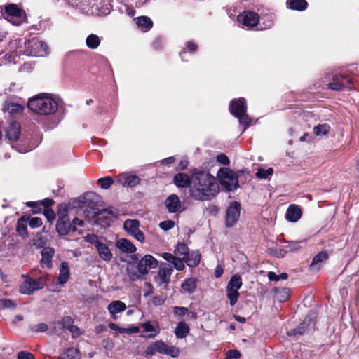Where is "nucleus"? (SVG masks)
Listing matches in <instances>:
<instances>
[{"mask_svg": "<svg viewBox=\"0 0 359 359\" xmlns=\"http://www.w3.org/2000/svg\"><path fill=\"white\" fill-rule=\"evenodd\" d=\"M216 178L210 172L201 171L192 175V183L189 189L190 196L196 201L211 200L219 192Z\"/></svg>", "mask_w": 359, "mask_h": 359, "instance_id": "f257e3e1", "label": "nucleus"}, {"mask_svg": "<svg viewBox=\"0 0 359 359\" xmlns=\"http://www.w3.org/2000/svg\"><path fill=\"white\" fill-rule=\"evenodd\" d=\"M28 108L38 115H52L58 109L57 102L50 95L39 93L29 99Z\"/></svg>", "mask_w": 359, "mask_h": 359, "instance_id": "f03ea898", "label": "nucleus"}, {"mask_svg": "<svg viewBox=\"0 0 359 359\" xmlns=\"http://www.w3.org/2000/svg\"><path fill=\"white\" fill-rule=\"evenodd\" d=\"M86 217L89 222L100 226L101 227L109 226L116 217V210L114 208H106L102 210L86 209L84 212Z\"/></svg>", "mask_w": 359, "mask_h": 359, "instance_id": "7ed1b4c3", "label": "nucleus"}, {"mask_svg": "<svg viewBox=\"0 0 359 359\" xmlns=\"http://www.w3.org/2000/svg\"><path fill=\"white\" fill-rule=\"evenodd\" d=\"M18 53L27 56L43 57L50 53V49L45 41L32 39L20 45Z\"/></svg>", "mask_w": 359, "mask_h": 359, "instance_id": "20e7f679", "label": "nucleus"}, {"mask_svg": "<svg viewBox=\"0 0 359 359\" xmlns=\"http://www.w3.org/2000/svg\"><path fill=\"white\" fill-rule=\"evenodd\" d=\"M229 110L233 116L238 118L240 123L245 126L243 130L250 125L252 118L246 114L247 106L244 98L233 100Z\"/></svg>", "mask_w": 359, "mask_h": 359, "instance_id": "39448f33", "label": "nucleus"}, {"mask_svg": "<svg viewBox=\"0 0 359 359\" xmlns=\"http://www.w3.org/2000/svg\"><path fill=\"white\" fill-rule=\"evenodd\" d=\"M157 353L176 358L180 355V350L176 346H168L162 341H156L148 346L145 351L148 355H154Z\"/></svg>", "mask_w": 359, "mask_h": 359, "instance_id": "423d86ee", "label": "nucleus"}, {"mask_svg": "<svg viewBox=\"0 0 359 359\" xmlns=\"http://www.w3.org/2000/svg\"><path fill=\"white\" fill-rule=\"evenodd\" d=\"M221 184L228 191H233L238 187L237 175L229 168H220L217 172Z\"/></svg>", "mask_w": 359, "mask_h": 359, "instance_id": "0eeeda50", "label": "nucleus"}, {"mask_svg": "<svg viewBox=\"0 0 359 359\" xmlns=\"http://www.w3.org/2000/svg\"><path fill=\"white\" fill-rule=\"evenodd\" d=\"M4 17L14 25H19L26 20L25 11L14 4L5 6Z\"/></svg>", "mask_w": 359, "mask_h": 359, "instance_id": "6e6552de", "label": "nucleus"}, {"mask_svg": "<svg viewBox=\"0 0 359 359\" xmlns=\"http://www.w3.org/2000/svg\"><path fill=\"white\" fill-rule=\"evenodd\" d=\"M242 278L240 275H233L226 286L227 297L229 299L231 306H234L240 295L238 290L242 286Z\"/></svg>", "mask_w": 359, "mask_h": 359, "instance_id": "1a4fd4ad", "label": "nucleus"}, {"mask_svg": "<svg viewBox=\"0 0 359 359\" xmlns=\"http://www.w3.org/2000/svg\"><path fill=\"white\" fill-rule=\"evenodd\" d=\"M125 231L140 243H144L145 237L140 229V222L137 219H128L123 223Z\"/></svg>", "mask_w": 359, "mask_h": 359, "instance_id": "9d476101", "label": "nucleus"}, {"mask_svg": "<svg viewBox=\"0 0 359 359\" xmlns=\"http://www.w3.org/2000/svg\"><path fill=\"white\" fill-rule=\"evenodd\" d=\"M240 203L234 201L228 206L226 212L225 224L227 227H232L236 224L240 217Z\"/></svg>", "mask_w": 359, "mask_h": 359, "instance_id": "9b49d317", "label": "nucleus"}, {"mask_svg": "<svg viewBox=\"0 0 359 359\" xmlns=\"http://www.w3.org/2000/svg\"><path fill=\"white\" fill-rule=\"evenodd\" d=\"M315 318V314L313 312L309 313L303 322L297 328L289 330L287 334L289 336L304 334L309 328L313 327Z\"/></svg>", "mask_w": 359, "mask_h": 359, "instance_id": "f8f14e48", "label": "nucleus"}, {"mask_svg": "<svg viewBox=\"0 0 359 359\" xmlns=\"http://www.w3.org/2000/svg\"><path fill=\"white\" fill-rule=\"evenodd\" d=\"M238 21L240 24H242L243 27L251 29L259 24V17L255 12L246 11L238 16Z\"/></svg>", "mask_w": 359, "mask_h": 359, "instance_id": "ddd939ff", "label": "nucleus"}, {"mask_svg": "<svg viewBox=\"0 0 359 359\" xmlns=\"http://www.w3.org/2000/svg\"><path fill=\"white\" fill-rule=\"evenodd\" d=\"M43 287L42 279L27 278L19 287V291L23 294H30L36 290Z\"/></svg>", "mask_w": 359, "mask_h": 359, "instance_id": "4468645a", "label": "nucleus"}, {"mask_svg": "<svg viewBox=\"0 0 359 359\" xmlns=\"http://www.w3.org/2000/svg\"><path fill=\"white\" fill-rule=\"evenodd\" d=\"M172 272L173 269L170 264L162 263L160 265L158 275L156 278V282L160 286H163V287L165 288L170 283V276Z\"/></svg>", "mask_w": 359, "mask_h": 359, "instance_id": "2eb2a0df", "label": "nucleus"}, {"mask_svg": "<svg viewBox=\"0 0 359 359\" xmlns=\"http://www.w3.org/2000/svg\"><path fill=\"white\" fill-rule=\"evenodd\" d=\"M158 265V261L151 255H147L144 256L138 263V271L142 274H147L151 269H154Z\"/></svg>", "mask_w": 359, "mask_h": 359, "instance_id": "dca6fc26", "label": "nucleus"}, {"mask_svg": "<svg viewBox=\"0 0 359 359\" xmlns=\"http://www.w3.org/2000/svg\"><path fill=\"white\" fill-rule=\"evenodd\" d=\"M117 181L125 187H133L137 185L140 180L135 174L124 172L118 176Z\"/></svg>", "mask_w": 359, "mask_h": 359, "instance_id": "f3484780", "label": "nucleus"}, {"mask_svg": "<svg viewBox=\"0 0 359 359\" xmlns=\"http://www.w3.org/2000/svg\"><path fill=\"white\" fill-rule=\"evenodd\" d=\"M351 79L346 76L334 75L332 77V82L328 84V88L334 90H341L346 87V83H350Z\"/></svg>", "mask_w": 359, "mask_h": 359, "instance_id": "a211bd4d", "label": "nucleus"}, {"mask_svg": "<svg viewBox=\"0 0 359 359\" xmlns=\"http://www.w3.org/2000/svg\"><path fill=\"white\" fill-rule=\"evenodd\" d=\"M41 253V266L42 268L51 269L53 266L52 259L55 253V250L51 247H46L42 249Z\"/></svg>", "mask_w": 359, "mask_h": 359, "instance_id": "6ab92c4d", "label": "nucleus"}, {"mask_svg": "<svg viewBox=\"0 0 359 359\" xmlns=\"http://www.w3.org/2000/svg\"><path fill=\"white\" fill-rule=\"evenodd\" d=\"M126 309V305L120 300H114L110 302L107 306V310L114 320H117V314L122 313Z\"/></svg>", "mask_w": 359, "mask_h": 359, "instance_id": "aec40b11", "label": "nucleus"}, {"mask_svg": "<svg viewBox=\"0 0 359 359\" xmlns=\"http://www.w3.org/2000/svg\"><path fill=\"white\" fill-rule=\"evenodd\" d=\"M70 278V269L67 262L63 261L59 266V274L57 278V284L65 285Z\"/></svg>", "mask_w": 359, "mask_h": 359, "instance_id": "412c9836", "label": "nucleus"}, {"mask_svg": "<svg viewBox=\"0 0 359 359\" xmlns=\"http://www.w3.org/2000/svg\"><path fill=\"white\" fill-rule=\"evenodd\" d=\"M165 205L170 213H175L181 209L182 203L176 194H171L165 201Z\"/></svg>", "mask_w": 359, "mask_h": 359, "instance_id": "4be33fe9", "label": "nucleus"}, {"mask_svg": "<svg viewBox=\"0 0 359 359\" xmlns=\"http://www.w3.org/2000/svg\"><path fill=\"white\" fill-rule=\"evenodd\" d=\"M56 231L60 236H66L70 231H76V229L72 226L69 219H57Z\"/></svg>", "mask_w": 359, "mask_h": 359, "instance_id": "5701e85b", "label": "nucleus"}, {"mask_svg": "<svg viewBox=\"0 0 359 359\" xmlns=\"http://www.w3.org/2000/svg\"><path fill=\"white\" fill-rule=\"evenodd\" d=\"M327 259L328 255L326 252L322 251L319 252L313 258L312 262L309 266L310 270L314 272L318 271Z\"/></svg>", "mask_w": 359, "mask_h": 359, "instance_id": "b1692460", "label": "nucleus"}, {"mask_svg": "<svg viewBox=\"0 0 359 359\" xmlns=\"http://www.w3.org/2000/svg\"><path fill=\"white\" fill-rule=\"evenodd\" d=\"M302 217V210L297 205L292 204L287 208L285 217L292 222H297Z\"/></svg>", "mask_w": 359, "mask_h": 359, "instance_id": "393cba45", "label": "nucleus"}, {"mask_svg": "<svg viewBox=\"0 0 359 359\" xmlns=\"http://www.w3.org/2000/svg\"><path fill=\"white\" fill-rule=\"evenodd\" d=\"M20 135V124L16 122H12L6 131V136L10 141H17Z\"/></svg>", "mask_w": 359, "mask_h": 359, "instance_id": "a878e982", "label": "nucleus"}, {"mask_svg": "<svg viewBox=\"0 0 359 359\" xmlns=\"http://www.w3.org/2000/svg\"><path fill=\"white\" fill-rule=\"evenodd\" d=\"M173 182L177 187L186 188L191 187L192 183V177H190L186 173H178L174 177Z\"/></svg>", "mask_w": 359, "mask_h": 359, "instance_id": "bb28decb", "label": "nucleus"}, {"mask_svg": "<svg viewBox=\"0 0 359 359\" xmlns=\"http://www.w3.org/2000/svg\"><path fill=\"white\" fill-rule=\"evenodd\" d=\"M116 245L121 252L125 253H133L137 248L128 239L120 238L116 241Z\"/></svg>", "mask_w": 359, "mask_h": 359, "instance_id": "cd10ccee", "label": "nucleus"}, {"mask_svg": "<svg viewBox=\"0 0 359 359\" xmlns=\"http://www.w3.org/2000/svg\"><path fill=\"white\" fill-rule=\"evenodd\" d=\"M162 257L172 264L173 266L178 271H182L184 268V259L174 256L173 255L168 252H165L162 255Z\"/></svg>", "mask_w": 359, "mask_h": 359, "instance_id": "c85d7f7f", "label": "nucleus"}, {"mask_svg": "<svg viewBox=\"0 0 359 359\" xmlns=\"http://www.w3.org/2000/svg\"><path fill=\"white\" fill-rule=\"evenodd\" d=\"M140 326L144 329V331L148 334L145 335L147 338H154L160 332V329L158 325H154L150 321L142 323Z\"/></svg>", "mask_w": 359, "mask_h": 359, "instance_id": "c756f323", "label": "nucleus"}, {"mask_svg": "<svg viewBox=\"0 0 359 359\" xmlns=\"http://www.w3.org/2000/svg\"><path fill=\"white\" fill-rule=\"evenodd\" d=\"M25 107L22 104L11 101H6L4 104V111L12 115L22 113Z\"/></svg>", "mask_w": 359, "mask_h": 359, "instance_id": "7c9ffc66", "label": "nucleus"}, {"mask_svg": "<svg viewBox=\"0 0 359 359\" xmlns=\"http://www.w3.org/2000/svg\"><path fill=\"white\" fill-rule=\"evenodd\" d=\"M71 6L79 9L81 13H88L90 0H66Z\"/></svg>", "mask_w": 359, "mask_h": 359, "instance_id": "2f4dec72", "label": "nucleus"}, {"mask_svg": "<svg viewBox=\"0 0 359 359\" xmlns=\"http://www.w3.org/2000/svg\"><path fill=\"white\" fill-rule=\"evenodd\" d=\"M100 257L104 261L109 262L112 258V253L109 247L102 242L96 248Z\"/></svg>", "mask_w": 359, "mask_h": 359, "instance_id": "473e14b6", "label": "nucleus"}, {"mask_svg": "<svg viewBox=\"0 0 359 359\" xmlns=\"http://www.w3.org/2000/svg\"><path fill=\"white\" fill-rule=\"evenodd\" d=\"M135 21L137 27L144 32L149 30L153 25L151 20L147 16H141L136 18H135Z\"/></svg>", "mask_w": 359, "mask_h": 359, "instance_id": "72a5a7b5", "label": "nucleus"}, {"mask_svg": "<svg viewBox=\"0 0 359 359\" xmlns=\"http://www.w3.org/2000/svg\"><path fill=\"white\" fill-rule=\"evenodd\" d=\"M189 325L184 321H181L177 323L175 329V334L178 339L185 338L189 333Z\"/></svg>", "mask_w": 359, "mask_h": 359, "instance_id": "f704fd0d", "label": "nucleus"}, {"mask_svg": "<svg viewBox=\"0 0 359 359\" xmlns=\"http://www.w3.org/2000/svg\"><path fill=\"white\" fill-rule=\"evenodd\" d=\"M201 255L198 251L189 252V254L184 258L189 266H196L200 262Z\"/></svg>", "mask_w": 359, "mask_h": 359, "instance_id": "c9c22d12", "label": "nucleus"}, {"mask_svg": "<svg viewBox=\"0 0 359 359\" xmlns=\"http://www.w3.org/2000/svg\"><path fill=\"white\" fill-rule=\"evenodd\" d=\"M109 327L114 330L117 332L118 333H127V334H134V333H138L140 331L139 327L136 326H132L129 328H123L119 327L117 324L114 323H109Z\"/></svg>", "mask_w": 359, "mask_h": 359, "instance_id": "e433bc0d", "label": "nucleus"}, {"mask_svg": "<svg viewBox=\"0 0 359 359\" xmlns=\"http://www.w3.org/2000/svg\"><path fill=\"white\" fill-rule=\"evenodd\" d=\"M307 5L306 0H287V6L289 8L299 11H304Z\"/></svg>", "mask_w": 359, "mask_h": 359, "instance_id": "4c0bfd02", "label": "nucleus"}, {"mask_svg": "<svg viewBox=\"0 0 359 359\" xmlns=\"http://www.w3.org/2000/svg\"><path fill=\"white\" fill-rule=\"evenodd\" d=\"M60 359H80L79 351L73 347L68 348L61 353Z\"/></svg>", "mask_w": 359, "mask_h": 359, "instance_id": "58836bf2", "label": "nucleus"}, {"mask_svg": "<svg viewBox=\"0 0 359 359\" xmlns=\"http://www.w3.org/2000/svg\"><path fill=\"white\" fill-rule=\"evenodd\" d=\"M274 15L273 13H267L264 15L261 18V22L259 23L260 29H265L271 28L274 22Z\"/></svg>", "mask_w": 359, "mask_h": 359, "instance_id": "ea45409f", "label": "nucleus"}, {"mask_svg": "<svg viewBox=\"0 0 359 359\" xmlns=\"http://www.w3.org/2000/svg\"><path fill=\"white\" fill-rule=\"evenodd\" d=\"M73 318L70 316H65L61 321L54 322L51 324L54 327L55 329H57L59 327L60 329L66 328L69 329L72 325H73Z\"/></svg>", "mask_w": 359, "mask_h": 359, "instance_id": "a19ab883", "label": "nucleus"}, {"mask_svg": "<svg viewBox=\"0 0 359 359\" xmlns=\"http://www.w3.org/2000/svg\"><path fill=\"white\" fill-rule=\"evenodd\" d=\"M183 290L188 293H193L196 288V280L193 278L186 279L182 284Z\"/></svg>", "mask_w": 359, "mask_h": 359, "instance_id": "79ce46f5", "label": "nucleus"}, {"mask_svg": "<svg viewBox=\"0 0 359 359\" xmlns=\"http://www.w3.org/2000/svg\"><path fill=\"white\" fill-rule=\"evenodd\" d=\"M100 37L94 34L88 35L86 39V43L88 48L96 49L100 44Z\"/></svg>", "mask_w": 359, "mask_h": 359, "instance_id": "37998d69", "label": "nucleus"}, {"mask_svg": "<svg viewBox=\"0 0 359 359\" xmlns=\"http://www.w3.org/2000/svg\"><path fill=\"white\" fill-rule=\"evenodd\" d=\"M330 130V126L327 123L318 124L313 128V133L317 136L326 135Z\"/></svg>", "mask_w": 359, "mask_h": 359, "instance_id": "c03bdc74", "label": "nucleus"}, {"mask_svg": "<svg viewBox=\"0 0 359 359\" xmlns=\"http://www.w3.org/2000/svg\"><path fill=\"white\" fill-rule=\"evenodd\" d=\"M273 173V170L272 168H269L265 170L264 168H259L257 169V172L255 174L256 177L261 180H266L269 177H271Z\"/></svg>", "mask_w": 359, "mask_h": 359, "instance_id": "a18cd8bd", "label": "nucleus"}, {"mask_svg": "<svg viewBox=\"0 0 359 359\" xmlns=\"http://www.w3.org/2000/svg\"><path fill=\"white\" fill-rule=\"evenodd\" d=\"M189 248L184 243H179L175 250L177 255L182 256L183 259L189 254Z\"/></svg>", "mask_w": 359, "mask_h": 359, "instance_id": "49530a36", "label": "nucleus"}, {"mask_svg": "<svg viewBox=\"0 0 359 359\" xmlns=\"http://www.w3.org/2000/svg\"><path fill=\"white\" fill-rule=\"evenodd\" d=\"M97 183L102 189H108L114 183V180L110 177H106L99 179Z\"/></svg>", "mask_w": 359, "mask_h": 359, "instance_id": "de8ad7c7", "label": "nucleus"}, {"mask_svg": "<svg viewBox=\"0 0 359 359\" xmlns=\"http://www.w3.org/2000/svg\"><path fill=\"white\" fill-rule=\"evenodd\" d=\"M95 196L94 193H86L79 198V202L83 207L85 205V204L90 203V202L93 200Z\"/></svg>", "mask_w": 359, "mask_h": 359, "instance_id": "09e8293b", "label": "nucleus"}, {"mask_svg": "<svg viewBox=\"0 0 359 359\" xmlns=\"http://www.w3.org/2000/svg\"><path fill=\"white\" fill-rule=\"evenodd\" d=\"M288 275L286 273H283L280 275H277L275 272L270 271L268 273V278L271 281H278L280 280H286Z\"/></svg>", "mask_w": 359, "mask_h": 359, "instance_id": "8fccbe9b", "label": "nucleus"}, {"mask_svg": "<svg viewBox=\"0 0 359 359\" xmlns=\"http://www.w3.org/2000/svg\"><path fill=\"white\" fill-rule=\"evenodd\" d=\"M48 329V325L44 323L32 325L30 330L33 332H45Z\"/></svg>", "mask_w": 359, "mask_h": 359, "instance_id": "3c124183", "label": "nucleus"}, {"mask_svg": "<svg viewBox=\"0 0 359 359\" xmlns=\"http://www.w3.org/2000/svg\"><path fill=\"white\" fill-rule=\"evenodd\" d=\"M85 241L93 245L95 248L98 246L102 242L100 241L99 238L95 234H88L85 237Z\"/></svg>", "mask_w": 359, "mask_h": 359, "instance_id": "603ef678", "label": "nucleus"}, {"mask_svg": "<svg viewBox=\"0 0 359 359\" xmlns=\"http://www.w3.org/2000/svg\"><path fill=\"white\" fill-rule=\"evenodd\" d=\"M0 305L4 309H15L16 306V304L8 299H0Z\"/></svg>", "mask_w": 359, "mask_h": 359, "instance_id": "864d4df0", "label": "nucleus"}, {"mask_svg": "<svg viewBox=\"0 0 359 359\" xmlns=\"http://www.w3.org/2000/svg\"><path fill=\"white\" fill-rule=\"evenodd\" d=\"M57 216H58V219H60L61 218L62 219H69V217H68V214H67V208L66 207V205H60L59 207V210L57 211Z\"/></svg>", "mask_w": 359, "mask_h": 359, "instance_id": "5fc2aeb1", "label": "nucleus"}, {"mask_svg": "<svg viewBox=\"0 0 359 359\" xmlns=\"http://www.w3.org/2000/svg\"><path fill=\"white\" fill-rule=\"evenodd\" d=\"M175 226V222L172 220H166L161 222L159 224V226L161 229L163 231H168L171 229H172Z\"/></svg>", "mask_w": 359, "mask_h": 359, "instance_id": "6e6d98bb", "label": "nucleus"}, {"mask_svg": "<svg viewBox=\"0 0 359 359\" xmlns=\"http://www.w3.org/2000/svg\"><path fill=\"white\" fill-rule=\"evenodd\" d=\"M102 346L105 350L111 351L114 348V343L111 339L107 338L102 341Z\"/></svg>", "mask_w": 359, "mask_h": 359, "instance_id": "4d7b16f0", "label": "nucleus"}, {"mask_svg": "<svg viewBox=\"0 0 359 359\" xmlns=\"http://www.w3.org/2000/svg\"><path fill=\"white\" fill-rule=\"evenodd\" d=\"M29 224L31 228L35 229L42 225V219L39 217H32L29 221Z\"/></svg>", "mask_w": 359, "mask_h": 359, "instance_id": "13d9d810", "label": "nucleus"}, {"mask_svg": "<svg viewBox=\"0 0 359 359\" xmlns=\"http://www.w3.org/2000/svg\"><path fill=\"white\" fill-rule=\"evenodd\" d=\"M16 230L20 235L23 236L24 234H26L27 226L23 222L18 221L17 223Z\"/></svg>", "mask_w": 359, "mask_h": 359, "instance_id": "bf43d9fd", "label": "nucleus"}, {"mask_svg": "<svg viewBox=\"0 0 359 359\" xmlns=\"http://www.w3.org/2000/svg\"><path fill=\"white\" fill-rule=\"evenodd\" d=\"M43 215L50 222H52L55 218V214L51 209L46 208Z\"/></svg>", "mask_w": 359, "mask_h": 359, "instance_id": "052dcab7", "label": "nucleus"}, {"mask_svg": "<svg viewBox=\"0 0 359 359\" xmlns=\"http://www.w3.org/2000/svg\"><path fill=\"white\" fill-rule=\"evenodd\" d=\"M217 161L224 165H227L230 163L229 158L224 154H218L217 156Z\"/></svg>", "mask_w": 359, "mask_h": 359, "instance_id": "680f3d73", "label": "nucleus"}, {"mask_svg": "<svg viewBox=\"0 0 359 359\" xmlns=\"http://www.w3.org/2000/svg\"><path fill=\"white\" fill-rule=\"evenodd\" d=\"M188 312V309L186 307L175 306L174 308V313L178 316H183Z\"/></svg>", "mask_w": 359, "mask_h": 359, "instance_id": "e2e57ef3", "label": "nucleus"}, {"mask_svg": "<svg viewBox=\"0 0 359 359\" xmlns=\"http://www.w3.org/2000/svg\"><path fill=\"white\" fill-rule=\"evenodd\" d=\"M18 359H34V358L32 353L22 351L18 353Z\"/></svg>", "mask_w": 359, "mask_h": 359, "instance_id": "0e129e2a", "label": "nucleus"}, {"mask_svg": "<svg viewBox=\"0 0 359 359\" xmlns=\"http://www.w3.org/2000/svg\"><path fill=\"white\" fill-rule=\"evenodd\" d=\"M68 330L72 333V336L74 337H77L81 335V332L80 329L75 325H72L70 328L68 329Z\"/></svg>", "mask_w": 359, "mask_h": 359, "instance_id": "69168bd1", "label": "nucleus"}, {"mask_svg": "<svg viewBox=\"0 0 359 359\" xmlns=\"http://www.w3.org/2000/svg\"><path fill=\"white\" fill-rule=\"evenodd\" d=\"M227 357L230 358H239L241 357V353L238 350H231L227 353Z\"/></svg>", "mask_w": 359, "mask_h": 359, "instance_id": "338daca9", "label": "nucleus"}, {"mask_svg": "<svg viewBox=\"0 0 359 359\" xmlns=\"http://www.w3.org/2000/svg\"><path fill=\"white\" fill-rule=\"evenodd\" d=\"M154 304L156 306L162 305L165 302V297L160 296V297H154L152 300Z\"/></svg>", "mask_w": 359, "mask_h": 359, "instance_id": "774afa93", "label": "nucleus"}]
</instances>
